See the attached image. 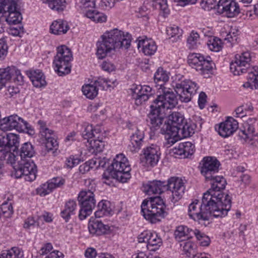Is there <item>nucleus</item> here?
Returning <instances> with one entry per match:
<instances>
[{
	"mask_svg": "<svg viewBox=\"0 0 258 258\" xmlns=\"http://www.w3.org/2000/svg\"><path fill=\"white\" fill-rule=\"evenodd\" d=\"M40 224V222L38 218L36 220L33 217H28L25 221L24 227L25 228H30L35 226H39Z\"/></svg>",
	"mask_w": 258,
	"mask_h": 258,
	"instance_id": "69168bd1",
	"label": "nucleus"
},
{
	"mask_svg": "<svg viewBox=\"0 0 258 258\" xmlns=\"http://www.w3.org/2000/svg\"><path fill=\"white\" fill-rule=\"evenodd\" d=\"M97 87L95 82L93 84H85L82 86V91L83 94L86 96L87 98L93 99L98 93Z\"/></svg>",
	"mask_w": 258,
	"mask_h": 258,
	"instance_id": "4c0bfd02",
	"label": "nucleus"
},
{
	"mask_svg": "<svg viewBox=\"0 0 258 258\" xmlns=\"http://www.w3.org/2000/svg\"><path fill=\"white\" fill-rule=\"evenodd\" d=\"M77 208V204L75 201L70 200L66 202L63 209L60 215L66 222H68L71 217L75 215Z\"/></svg>",
	"mask_w": 258,
	"mask_h": 258,
	"instance_id": "7c9ffc66",
	"label": "nucleus"
},
{
	"mask_svg": "<svg viewBox=\"0 0 258 258\" xmlns=\"http://www.w3.org/2000/svg\"><path fill=\"white\" fill-rule=\"evenodd\" d=\"M0 212L5 218L10 217L13 213V208L11 203L5 202L0 208Z\"/></svg>",
	"mask_w": 258,
	"mask_h": 258,
	"instance_id": "864d4df0",
	"label": "nucleus"
},
{
	"mask_svg": "<svg viewBox=\"0 0 258 258\" xmlns=\"http://www.w3.org/2000/svg\"><path fill=\"white\" fill-rule=\"evenodd\" d=\"M166 33L169 38H173V40H177L182 36V30L176 25L170 24L166 27Z\"/></svg>",
	"mask_w": 258,
	"mask_h": 258,
	"instance_id": "c03bdc74",
	"label": "nucleus"
},
{
	"mask_svg": "<svg viewBox=\"0 0 258 258\" xmlns=\"http://www.w3.org/2000/svg\"><path fill=\"white\" fill-rule=\"evenodd\" d=\"M184 121L183 116L177 112H173L170 114L167 122H165L161 128V133L174 137L180 133V130Z\"/></svg>",
	"mask_w": 258,
	"mask_h": 258,
	"instance_id": "4468645a",
	"label": "nucleus"
},
{
	"mask_svg": "<svg viewBox=\"0 0 258 258\" xmlns=\"http://www.w3.org/2000/svg\"><path fill=\"white\" fill-rule=\"evenodd\" d=\"M81 159L74 156H70L67 158L65 161V166L68 168H73L78 165L81 162Z\"/></svg>",
	"mask_w": 258,
	"mask_h": 258,
	"instance_id": "bf43d9fd",
	"label": "nucleus"
},
{
	"mask_svg": "<svg viewBox=\"0 0 258 258\" xmlns=\"http://www.w3.org/2000/svg\"><path fill=\"white\" fill-rule=\"evenodd\" d=\"M194 235H195L201 246H207L210 244L211 241L209 236L197 229L194 230Z\"/></svg>",
	"mask_w": 258,
	"mask_h": 258,
	"instance_id": "3c124183",
	"label": "nucleus"
},
{
	"mask_svg": "<svg viewBox=\"0 0 258 258\" xmlns=\"http://www.w3.org/2000/svg\"><path fill=\"white\" fill-rule=\"evenodd\" d=\"M188 64L205 78H209L212 74L213 66L212 61L198 53L190 54L187 59Z\"/></svg>",
	"mask_w": 258,
	"mask_h": 258,
	"instance_id": "f8f14e48",
	"label": "nucleus"
},
{
	"mask_svg": "<svg viewBox=\"0 0 258 258\" xmlns=\"http://www.w3.org/2000/svg\"><path fill=\"white\" fill-rule=\"evenodd\" d=\"M201 6L205 11H210L218 7V3L216 0H202L200 3Z\"/></svg>",
	"mask_w": 258,
	"mask_h": 258,
	"instance_id": "6e6d98bb",
	"label": "nucleus"
},
{
	"mask_svg": "<svg viewBox=\"0 0 258 258\" xmlns=\"http://www.w3.org/2000/svg\"><path fill=\"white\" fill-rule=\"evenodd\" d=\"M0 151L12 153L10 151L7 135H0Z\"/></svg>",
	"mask_w": 258,
	"mask_h": 258,
	"instance_id": "052dcab7",
	"label": "nucleus"
},
{
	"mask_svg": "<svg viewBox=\"0 0 258 258\" xmlns=\"http://www.w3.org/2000/svg\"><path fill=\"white\" fill-rule=\"evenodd\" d=\"M114 2L113 0H101L99 4V8L104 10H109L113 7Z\"/></svg>",
	"mask_w": 258,
	"mask_h": 258,
	"instance_id": "338daca9",
	"label": "nucleus"
},
{
	"mask_svg": "<svg viewBox=\"0 0 258 258\" xmlns=\"http://www.w3.org/2000/svg\"><path fill=\"white\" fill-rule=\"evenodd\" d=\"M165 205L160 197L144 200L141 205V212L144 218L151 223H156L165 216Z\"/></svg>",
	"mask_w": 258,
	"mask_h": 258,
	"instance_id": "423d86ee",
	"label": "nucleus"
},
{
	"mask_svg": "<svg viewBox=\"0 0 258 258\" xmlns=\"http://www.w3.org/2000/svg\"><path fill=\"white\" fill-rule=\"evenodd\" d=\"M239 31L235 28H231L228 32L222 31L221 36L223 39L227 42L234 44L237 41Z\"/></svg>",
	"mask_w": 258,
	"mask_h": 258,
	"instance_id": "79ce46f5",
	"label": "nucleus"
},
{
	"mask_svg": "<svg viewBox=\"0 0 258 258\" xmlns=\"http://www.w3.org/2000/svg\"><path fill=\"white\" fill-rule=\"evenodd\" d=\"M58 146V144L55 138L53 137L51 139H49L45 141V147L48 151L52 150H56Z\"/></svg>",
	"mask_w": 258,
	"mask_h": 258,
	"instance_id": "0e129e2a",
	"label": "nucleus"
},
{
	"mask_svg": "<svg viewBox=\"0 0 258 258\" xmlns=\"http://www.w3.org/2000/svg\"><path fill=\"white\" fill-rule=\"evenodd\" d=\"M97 208L98 210L94 214L96 218L109 215L112 212L110 202L106 200L101 201L98 203Z\"/></svg>",
	"mask_w": 258,
	"mask_h": 258,
	"instance_id": "f704fd0d",
	"label": "nucleus"
},
{
	"mask_svg": "<svg viewBox=\"0 0 258 258\" xmlns=\"http://www.w3.org/2000/svg\"><path fill=\"white\" fill-rule=\"evenodd\" d=\"M27 75L34 87L41 88L46 85L45 76L41 70H32L29 71Z\"/></svg>",
	"mask_w": 258,
	"mask_h": 258,
	"instance_id": "c756f323",
	"label": "nucleus"
},
{
	"mask_svg": "<svg viewBox=\"0 0 258 258\" xmlns=\"http://www.w3.org/2000/svg\"><path fill=\"white\" fill-rule=\"evenodd\" d=\"M172 86L180 100L185 103L190 101L192 96L197 93L199 88V85L196 82L190 80H180V78L172 83Z\"/></svg>",
	"mask_w": 258,
	"mask_h": 258,
	"instance_id": "9b49d317",
	"label": "nucleus"
},
{
	"mask_svg": "<svg viewBox=\"0 0 258 258\" xmlns=\"http://www.w3.org/2000/svg\"><path fill=\"white\" fill-rule=\"evenodd\" d=\"M218 9L222 10V13L228 18H234L240 12L239 4L234 0H219Z\"/></svg>",
	"mask_w": 258,
	"mask_h": 258,
	"instance_id": "6ab92c4d",
	"label": "nucleus"
},
{
	"mask_svg": "<svg viewBox=\"0 0 258 258\" xmlns=\"http://www.w3.org/2000/svg\"><path fill=\"white\" fill-rule=\"evenodd\" d=\"M138 246L150 251L158 249L162 244V240L158 234L154 231L146 230L138 237Z\"/></svg>",
	"mask_w": 258,
	"mask_h": 258,
	"instance_id": "ddd939ff",
	"label": "nucleus"
},
{
	"mask_svg": "<svg viewBox=\"0 0 258 258\" xmlns=\"http://www.w3.org/2000/svg\"><path fill=\"white\" fill-rule=\"evenodd\" d=\"M158 88V95L150 106V111L148 118L151 127L156 129L162 124L166 115V110L175 107L178 101L177 97L172 90L162 85Z\"/></svg>",
	"mask_w": 258,
	"mask_h": 258,
	"instance_id": "f257e3e1",
	"label": "nucleus"
},
{
	"mask_svg": "<svg viewBox=\"0 0 258 258\" xmlns=\"http://www.w3.org/2000/svg\"><path fill=\"white\" fill-rule=\"evenodd\" d=\"M220 163L215 157H205L200 162L201 174L206 179L211 178L218 172Z\"/></svg>",
	"mask_w": 258,
	"mask_h": 258,
	"instance_id": "a211bd4d",
	"label": "nucleus"
},
{
	"mask_svg": "<svg viewBox=\"0 0 258 258\" xmlns=\"http://www.w3.org/2000/svg\"><path fill=\"white\" fill-rule=\"evenodd\" d=\"M195 146L191 142H186L179 143L172 149V153L176 158H188L194 154Z\"/></svg>",
	"mask_w": 258,
	"mask_h": 258,
	"instance_id": "5701e85b",
	"label": "nucleus"
},
{
	"mask_svg": "<svg viewBox=\"0 0 258 258\" xmlns=\"http://www.w3.org/2000/svg\"><path fill=\"white\" fill-rule=\"evenodd\" d=\"M73 59V53L70 48L64 45L58 46L53 61L55 72L60 76L69 74Z\"/></svg>",
	"mask_w": 258,
	"mask_h": 258,
	"instance_id": "6e6552de",
	"label": "nucleus"
},
{
	"mask_svg": "<svg viewBox=\"0 0 258 258\" xmlns=\"http://www.w3.org/2000/svg\"><path fill=\"white\" fill-rule=\"evenodd\" d=\"M170 73L164 70L162 68H159L154 74V81L157 84L156 87L158 90L160 88V85H162L164 87H166V83L167 82L169 79Z\"/></svg>",
	"mask_w": 258,
	"mask_h": 258,
	"instance_id": "72a5a7b5",
	"label": "nucleus"
},
{
	"mask_svg": "<svg viewBox=\"0 0 258 258\" xmlns=\"http://www.w3.org/2000/svg\"><path fill=\"white\" fill-rule=\"evenodd\" d=\"M20 0H0V19L4 17L9 24H17L22 20Z\"/></svg>",
	"mask_w": 258,
	"mask_h": 258,
	"instance_id": "1a4fd4ad",
	"label": "nucleus"
},
{
	"mask_svg": "<svg viewBox=\"0 0 258 258\" xmlns=\"http://www.w3.org/2000/svg\"><path fill=\"white\" fill-rule=\"evenodd\" d=\"M247 73V82L243 84L244 88L251 89L258 88V67L254 66L249 67L246 71Z\"/></svg>",
	"mask_w": 258,
	"mask_h": 258,
	"instance_id": "bb28decb",
	"label": "nucleus"
},
{
	"mask_svg": "<svg viewBox=\"0 0 258 258\" xmlns=\"http://www.w3.org/2000/svg\"><path fill=\"white\" fill-rule=\"evenodd\" d=\"M145 190L148 195L161 194L168 190V185L165 181L160 180H153L149 181L144 186Z\"/></svg>",
	"mask_w": 258,
	"mask_h": 258,
	"instance_id": "a878e982",
	"label": "nucleus"
},
{
	"mask_svg": "<svg viewBox=\"0 0 258 258\" xmlns=\"http://www.w3.org/2000/svg\"><path fill=\"white\" fill-rule=\"evenodd\" d=\"M156 5L159 6L161 12L163 13V16L165 17L169 14V9L167 5V0H153Z\"/></svg>",
	"mask_w": 258,
	"mask_h": 258,
	"instance_id": "4d7b16f0",
	"label": "nucleus"
},
{
	"mask_svg": "<svg viewBox=\"0 0 258 258\" xmlns=\"http://www.w3.org/2000/svg\"><path fill=\"white\" fill-rule=\"evenodd\" d=\"M29 123L16 114L11 115L2 119L0 122V129L7 132L16 130L20 132L23 127L28 129Z\"/></svg>",
	"mask_w": 258,
	"mask_h": 258,
	"instance_id": "dca6fc26",
	"label": "nucleus"
},
{
	"mask_svg": "<svg viewBox=\"0 0 258 258\" xmlns=\"http://www.w3.org/2000/svg\"><path fill=\"white\" fill-rule=\"evenodd\" d=\"M85 184L86 187L80 191L78 196V200L81 207L79 217L82 220L91 214L96 205L94 194L96 187L95 181L88 179L86 180Z\"/></svg>",
	"mask_w": 258,
	"mask_h": 258,
	"instance_id": "0eeeda50",
	"label": "nucleus"
},
{
	"mask_svg": "<svg viewBox=\"0 0 258 258\" xmlns=\"http://www.w3.org/2000/svg\"><path fill=\"white\" fill-rule=\"evenodd\" d=\"M1 258H23L24 254L22 249L13 247L11 249L3 251L0 254Z\"/></svg>",
	"mask_w": 258,
	"mask_h": 258,
	"instance_id": "ea45409f",
	"label": "nucleus"
},
{
	"mask_svg": "<svg viewBox=\"0 0 258 258\" xmlns=\"http://www.w3.org/2000/svg\"><path fill=\"white\" fill-rule=\"evenodd\" d=\"M9 154L11 153L6 152L4 153L3 151H0V178L3 176V167L5 163L10 164L8 161Z\"/></svg>",
	"mask_w": 258,
	"mask_h": 258,
	"instance_id": "680f3d73",
	"label": "nucleus"
},
{
	"mask_svg": "<svg viewBox=\"0 0 258 258\" xmlns=\"http://www.w3.org/2000/svg\"><path fill=\"white\" fill-rule=\"evenodd\" d=\"M137 41L138 49L145 55H152L156 52L157 46L153 39L147 37H140Z\"/></svg>",
	"mask_w": 258,
	"mask_h": 258,
	"instance_id": "b1692460",
	"label": "nucleus"
},
{
	"mask_svg": "<svg viewBox=\"0 0 258 258\" xmlns=\"http://www.w3.org/2000/svg\"><path fill=\"white\" fill-rule=\"evenodd\" d=\"M257 124L255 118H249L244 123L243 129L239 132V137L247 140L255 134V126Z\"/></svg>",
	"mask_w": 258,
	"mask_h": 258,
	"instance_id": "393cba45",
	"label": "nucleus"
},
{
	"mask_svg": "<svg viewBox=\"0 0 258 258\" xmlns=\"http://www.w3.org/2000/svg\"><path fill=\"white\" fill-rule=\"evenodd\" d=\"M48 181L52 190L55 188L61 187L66 182L65 179L60 176L53 177Z\"/></svg>",
	"mask_w": 258,
	"mask_h": 258,
	"instance_id": "5fc2aeb1",
	"label": "nucleus"
},
{
	"mask_svg": "<svg viewBox=\"0 0 258 258\" xmlns=\"http://www.w3.org/2000/svg\"><path fill=\"white\" fill-rule=\"evenodd\" d=\"M14 67H8L0 69V78L6 85L7 81L10 80L14 75Z\"/></svg>",
	"mask_w": 258,
	"mask_h": 258,
	"instance_id": "09e8293b",
	"label": "nucleus"
},
{
	"mask_svg": "<svg viewBox=\"0 0 258 258\" xmlns=\"http://www.w3.org/2000/svg\"><path fill=\"white\" fill-rule=\"evenodd\" d=\"M7 136L9 149L11 151V148L14 147L15 149L17 148L19 143V138L18 135L13 133H9L7 134Z\"/></svg>",
	"mask_w": 258,
	"mask_h": 258,
	"instance_id": "13d9d810",
	"label": "nucleus"
},
{
	"mask_svg": "<svg viewBox=\"0 0 258 258\" xmlns=\"http://www.w3.org/2000/svg\"><path fill=\"white\" fill-rule=\"evenodd\" d=\"M180 246L181 250L187 256H190V255H192L193 258L195 256L200 254L198 253L195 254L196 252H197V245L195 242L190 240L186 241L185 240L181 242ZM200 254L202 253H201Z\"/></svg>",
	"mask_w": 258,
	"mask_h": 258,
	"instance_id": "c9c22d12",
	"label": "nucleus"
},
{
	"mask_svg": "<svg viewBox=\"0 0 258 258\" xmlns=\"http://www.w3.org/2000/svg\"><path fill=\"white\" fill-rule=\"evenodd\" d=\"M144 138L143 132L138 128L131 136V144L128 148L132 152H137L140 149Z\"/></svg>",
	"mask_w": 258,
	"mask_h": 258,
	"instance_id": "cd10ccee",
	"label": "nucleus"
},
{
	"mask_svg": "<svg viewBox=\"0 0 258 258\" xmlns=\"http://www.w3.org/2000/svg\"><path fill=\"white\" fill-rule=\"evenodd\" d=\"M53 246L51 243H46L44 244L39 251L40 255L49 254L53 250Z\"/></svg>",
	"mask_w": 258,
	"mask_h": 258,
	"instance_id": "774afa93",
	"label": "nucleus"
},
{
	"mask_svg": "<svg viewBox=\"0 0 258 258\" xmlns=\"http://www.w3.org/2000/svg\"><path fill=\"white\" fill-rule=\"evenodd\" d=\"M211 181V188L204 194V201L205 204L213 202L223 211L226 210V214L230 210L231 207V198L227 194L223 193L221 190L225 188L226 181L222 176L213 175L211 178L206 179Z\"/></svg>",
	"mask_w": 258,
	"mask_h": 258,
	"instance_id": "7ed1b4c3",
	"label": "nucleus"
},
{
	"mask_svg": "<svg viewBox=\"0 0 258 258\" xmlns=\"http://www.w3.org/2000/svg\"><path fill=\"white\" fill-rule=\"evenodd\" d=\"M52 191L48 181L40 185L36 189V194L41 197L49 195Z\"/></svg>",
	"mask_w": 258,
	"mask_h": 258,
	"instance_id": "603ef678",
	"label": "nucleus"
},
{
	"mask_svg": "<svg viewBox=\"0 0 258 258\" xmlns=\"http://www.w3.org/2000/svg\"><path fill=\"white\" fill-rule=\"evenodd\" d=\"M135 103L140 106L147 101L154 93V90L148 85H134L131 89Z\"/></svg>",
	"mask_w": 258,
	"mask_h": 258,
	"instance_id": "f3484780",
	"label": "nucleus"
},
{
	"mask_svg": "<svg viewBox=\"0 0 258 258\" xmlns=\"http://www.w3.org/2000/svg\"><path fill=\"white\" fill-rule=\"evenodd\" d=\"M188 215L190 219L199 223L208 221L212 216L218 218L227 215L226 210L222 211L220 207L213 202L205 204L204 196L202 202L195 200L189 205Z\"/></svg>",
	"mask_w": 258,
	"mask_h": 258,
	"instance_id": "20e7f679",
	"label": "nucleus"
},
{
	"mask_svg": "<svg viewBox=\"0 0 258 258\" xmlns=\"http://www.w3.org/2000/svg\"><path fill=\"white\" fill-rule=\"evenodd\" d=\"M8 52V46L6 38L0 39V59L4 58Z\"/></svg>",
	"mask_w": 258,
	"mask_h": 258,
	"instance_id": "e2e57ef3",
	"label": "nucleus"
},
{
	"mask_svg": "<svg viewBox=\"0 0 258 258\" xmlns=\"http://www.w3.org/2000/svg\"><path fill=\"white\" fill-rule=\"evenodd\" d=\"M143 159L147 165L151 166L156 165L160 158V148L156 145L152 144L145 148L143 150Z\"/></svg>",
	"mask_w": 258,
	"mask_h": 258,
	"instance_id": "4be33fe9",
	"label": "nucleus"
},
{
	"mask_svg": "<svg viewBox=\"0 0 258 258\" xmlns=\"http://www.w3.org/2000/svg\"><path fill=\"white\" fill-rule=\"evenodd\" d=\"M43 3L48 5L52 10L61 11L66 8V2L62 0H41Z\"/></svg>",
	"mask_w": 258,
	"mask_h": 258,
	"instance_id": "49530a36",
	"label": "nucleus"
},
{
	"mask_svg": "<svg viewBox=\"0 0 258 258\" xmlns=\"http://www.w3.org/2000/svg\"><path fill=\"white\" fill-rule=\"evenodd\" d=\"M69 29L68 23L61 19L53 21L50 27V32L57 35L66 34Z\"/></svg>",
	"mask_w": 258,
	"mask_h": 258,
	"instance_id": "473e14b6",
	"label": "nucleus"
},
{
	"mask_svg": "<svg viewBox=\"0 0 258 258\" xmlns=\"http://www.w3.org/2000/svg\"><path fill=\"white\" fill-rule=\"evenodd\" d=\"M88 229L90 233L100 235L106 232L109 229L107 225L103 224L98 220H90L88 223Z\"/></svg>",
	"mask_w": 258,
	"mask_h": 258,
	"instance_id": "2f4dec72",
	"label": "nucleus"
},
{
	"mask_svg": "<svg viewBox=\"0 0 258 258\" xmlns=\"http://www.w3.org/2000/svg\"><path fill=\"white\" fill-rule=\"evenodd\" d=\"M251 61V56L249 52L237 54L235 56L234 60L230 63V71L234 75L239 76L246 73L248 68L252 67H250Z\"/></svg>",
	"mask_w": 258,
	"mask_h": 258,
	"instance_id": "2eb2a0df",
	"label": "nucleus"
},
{
	"mask_svg": "<svg viewBox=\"0 0 258 258\" xmlns=\"http://www.w3.org/2000/svg\"><path fill=\"white\" fill-rule=\"evenodd\" d=\"M37 123L39 126L40 134L42 138L45 139V141L49 139H51L53 137H55L54 132L47 127L45 122L39 120Z\"/></svg>",
	"mask_w": 258,
	"mask_h": 258,
	"instance_id": "37998d69",
	"label": "nucleus"
},
{
	"mask_svg": "<svg viewBox=\"0 0 258 258\" xmlns=\"http://www.w3.org/2000/svg\"><path fill=\"white\" fill-rule=\"evenodd\" d=\"M197 122L196 123L194 124L192 126V125H183L181 127V129L180 130V132L183 134V136L184 137H187L191 136L195 133V127H197L201 128L202 126V124H203V121L202 118L200 117H197Z\"/></svg>",
	"mask_w": 258,
	"mask_h": 258,
	"instance_id": "58836bf2",
	"label": "nucleus"
},
{
	"mask_svg": "<svg viewBox=\"0 0 258 258\" xmlns=\"http://www.w3.org/2000/svg\"><path fill=\"white\" fill-rule=\"evenodd\" d=\"M34 154V150L33 146L29 143H24L21 148L20 155H16L19 157V159H27V158L30 159Z\"/></svg>",
	"mask_w": 258,
	"mask_h": 258,
	"instance_id": "a19ab883",
	"label": "nucleus"
},
{
	"mask_svg": "<svg viewBox=\"0 0 258 258\" xmlns=\"http://www.w3.org/2000/svg\"><path fill=\"white\" fill-rule=\"evenodd\" d=\"M207 46L209 49L215 52H218L221 50L222 43L220 39L216 37H211L209 38Z\"/></svg>",
	"mask_w": 258,
	"mask_h": 258,
	"instance_id": "de8ad7c7",
	"label": "nucleus"
},
{
	"mask_svg": "<svg viewBox=\"0 0 258 258\" xmlns=\"http://www.w3.org/2000/svg\"><path fill=\"white\" fill-rule=\"evenodd\" d=\"M187 42L189 48L194 49L197 47L200 42L199 34L192 31L187 38Z\"/></svg>",
	"mask_w": 258,
	"mask_h": 258,
	"instance_id": "8fccbe9b",
	"label": "nucleus"
},
{
	"mask_svg": "<svg viewBox=\"0 0 258 258\" xmlns=\"http://www.w3.org/2000/svg\"><path fill=\"white\" fill-rule=\"evenodd\" d=\"M9 156L8 161L13 168L12 176L16 178H23L30 182L36 179V166L31 159H19L14 153Z\"/></svg>",
	"mask_w": 258,
	"mask_h": 258,
	"instance_id": "39448f33",
	"label": "nucleus"
},
{
	"mask_svg": "<svg viewBox=\"0 0 258 258\" xmlns=\"http://www.w3.org/2000/svg\"><path fill=\"white\" fill-rule=\"evenodd\" d=\"M168 190L172 194L173 199L175 200L179 199L184 192L185 183L183 179L177 177H171L167 182Z\"/></svg>",
	"mask_w": 258,
	"mask_h": 258,
	"instance_id": "412c9836",
	"label": "nucleus"
},
{
	"mask_svg": "<svg viewBox=\"0 0 258 258\" xmlns=\"http://www.w3.org/2000/svg\"><path fill=\"white\" fill-rule=\"evenodd\" d=\"M98 133H99V130L94 129L92 125L87 124H84L83 126L82 136L84 139L90 140L93 137H95Z\"/></svg>",
	"mask_w": 258,
	"mask_h": 258,
	"instance_id": "a18cd8bd",
	"label": "nucleus"
},
{
	"mask_svg": "<svg viewBox=\"0 0 258 258\" xmlns=\"http://www.w3.org/2000/svg\"><path fill=\"white\" fill-rule=\"evenodd\" d=\"M238 128V122L233 117L228 116L225 121L218 125L219 135L224 138H227L232 135Z\"/></svg>",
	"mask_w": 258,
	"mask_h": 258,
	"instance_id": "aec40b11",
	"label": "nucleus"
},
{
	"mask_svg": "<svg viewBox=\"0 0 258 258\" xmlns=\"http://www.w3.org/2000/svg\"><path fill=\"white\" fill-rule=\"evenodd\" d=\"M194 230L185 225H179L176 227L174 235L176 241L182 242L191 238L194 235Z\"/></svg>",
	"mask_w": 258,
	"mask_h": 258,
	"instance_id": "c85d7f7f",
	"label": "nucleus"
},
{
	"mask_svg": "<svg viewBox=\"0 0 258 258\" xmlns=\"http://www.w3.org/2000/svg\"><path fill=\"white\" fill-rule=\"evenodd\" d=\"M87 145L89 153L96 154L102 151L104 147V143L100 140H90Z\"/></svg>",
	"mask_w": 258,
	"mask_h": 258,
	"instance_id": "e433bc0d",
	"label": "nucleus"
},
{
	"mask_svg": "<svg viewBox=\"0 0 258 258\" xmlns=\"http://www.w3.org/2000/svg\"><path fill=\"white\" fill-rule=\"evenodd\" d=\"M112 176L119 181L124 183L130 179L131 167L127 158L123 154L116 155L111 164Z\"/></svg>",
	"mask_w": 258,
	"mask_h": 258,
	"instance_id": "9d476101",
	"label": "nucleus"
},
{
	"mask_svg": "<svg viewBox=\"0 0 258 258\" xmlns=\"http://www.w3.org/2000/svg\"><path fill=\"white\" fill-rule=\"evenodd\" d=\"M132 39L131 34L127 32L117 29L106 31L96 42V55L98 58L103 59L116 48L127 49Z\"/></svg>",
	"mask_w": 258,
	"mask_h": 258,
	"instance_id": "f03ea898",
	"label": "nucleus"
}]
</instances>
